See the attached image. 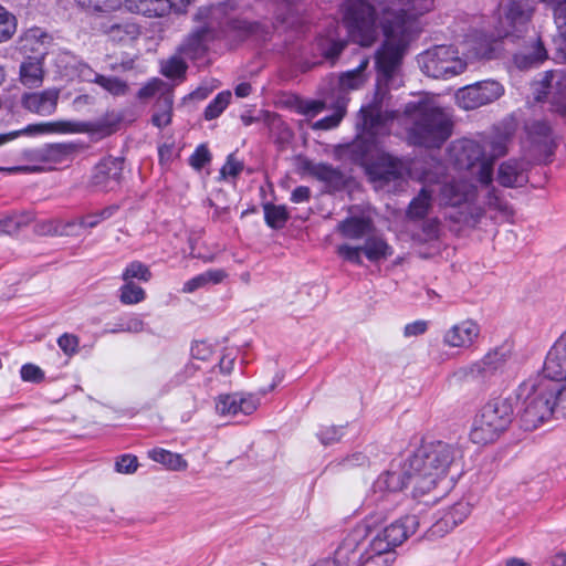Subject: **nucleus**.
<instances>
[{
	"instance_id": "obj_34",
	"label": "nucleus",
	"mask_w": 566,
	"mask_h": 566,
	"mask_svg": "<svg viewBox=\"0 0 566 566\" xmlns=\"http://www.w3.org/2000/svg\"><path fill=\"white\" fill-rule=\"evenodd\" d=\"M547 59V51L541 39H536L524 52L514 56V62L518 69L536 66Z\"/></svg>"
},
{
	"instance_id": "obj_54",
	"label": "nucleus",
	"mask_w": 566,
	"mask_h": 566,
	"mask_svg": "<svg viewBox=\"0 0 566 566\" xmlns=\"http://www.w3.org/2000/svg\"><path fill=\"white\" fill-rule=\"evenodd\" d=\"M317 437L322 444L329 446L340 440L343 430L336 426H325L319 429Z\"/></svg>"
},
{
	"instance_id": "obj_58",
	"label": "nucleus",
	"mask_w": 566,
	"mask_h": 566,
	"mask_svg": "<svg viewBox=\"0 0 566 566\" xmlns=\"http://www.w3.org/2000/svg\"><path fill=\"white\" fill-rule=\"evenodd\" d=\"M325 108V104L322 101H301L297 105L298 113L307 116L315 117Z\"/></svg>"
},
{
	"instance_id": "obj_21",
	"label": "nucleus",
	"mask_w": 566,
	"mask_h": 566,
	"mask_svg": "<svg viewBox=\"0 0 566 566\" xmlns=\"http://www.w3.org/2000/svg\"><path fill=\"white\" fill-rule=\"evenodd\" d=\"M367 528L364 525H358L350 530L337 549L334 557L317 560L313 566H347L353 554L358 548L359 544L366 537Z\"/></svg>"
},
{
	"instance_id": "obj_47",
	"label": "nucleus",
	"mask_w": 566,
	"mask_h": 566,
	"mask_svg": "<svg viewBox=\"0 0 566 566\" xmlns=\"http://www.w3.org/2000/svg\"><path fill=\"white\" fill-rule=\"evenodd\" d=\"M17 31V19L0 6V43L10 40Z\"/></svg>"
},
{
	"instance_id": "obj_15",
	"label": "nucleus",
	"mask_w": 566,
	"mask_h": 566,
	"mask_svg": "<svg viewBox=\"0 0 566 566\" xmlns=\"http://www.w3.org/2000/svg\"><path fill=\"white\" fill-rule=\"evenodd\" d=\"M504 92V86L500 82L486 80L459 88L455 99L461 108L475 109L497 101Z\"/></svg>"
},
{
	"instance_id": "obj_26",
	"label": "nucleus",
	"mask_w": 566,
	"mask_h": 566,
	"mask_svg": "<svg viewBox=\"0 0 566 566\" xmlns=\"http://www.w3.org/2000/svg\"><path fill=\"white\" fill-rule=\"evenodd\" d=\"M496 180L506 188L523 187L528 181L527 164L515 159L502 163L497 169Z\"/></svg>"
},
{
	"instance_id": "obj_18",
	"label": "nucleus",
	"mask_w": 566,
	"mask_h": 566,
	"mask_svg": "<svg viewBox=\"0 0 566 566\" xmlns=\"http://www.w3.org/2000/svg\"><path fill=\"white\" fill-rule=\"evenodd\" d=\"M123 160L105 157L92 169L88 186L101 192H109L119 188L123 174Z\"/></svg>"
},
{
	"instance_id": "obj_57",
	"label": "nucleus",
	"mask_w": 566,
	"mask_h": 566,
	"mask_svg": "<svg viewBox=\"0 0 566 566\" xmlns=\"http://www.w3.org/2000/svg\"><path fill=\"white\" fill-rule=\"evenodd\" d=\"M115 467L116 471L119 473L132 474L138 468L137 457L132 454H123L117 459Z\"/></svg>"
},
{
	"instance_id": "obj_46",
	"label": "nucleus",
	"mask_w": 566,
	"mask_h": 566,
	"mask_svg": "<svg viewBox=\"0 0 566 566\" xmlns=\"http://www.w3.org/2000/svg\"><path fill=\"white\" fill-rule=\"evenodd\" d=\"M80 60L70 52H61L56 56V67L62 77L74 80V71Z\"/></svg>"
},
{
	"instance_id": "obj_45",
	"label": "nucleus",
	"mask_w": 566,
	"mask_h": 566,
	"mask_svg": "<svg viewBox=\"0 0 566 566\" xmlns=\"http://www.w3.org/2000/svg\"><path fill=\"white\" fill-rule=\"evenodd\" d=\"M231 96L230 91L220 92L206 107L205 118L211 120L219 117L229 105Z\"/></svg>"
},
{
	"instance_id": "obj_17",
	"label": "nucleus",
	"mask_w": 566,
	"mask_h": 566,
	"mask_svg": "<svg viewBox=\"0 0 566 566\" xmlns=\"http://www.w3.org/2000/svg\"><path fill=\"white\" fill-rule=\"evenodd\" d=\"M514 355L511 345H502L488 352L480 360L470 366L472 375L490 378L513 369Z\"/></svg>"
},
{
	"instance_id": "obj_5",
	"label": "nucleus",
	"mask_w": 566,
	"mask_h": 566,
	"mask_svg": "<svg viewBox=\"0 0 566 566\" xmlns=\"http://www.w3.org/2000/svg\"><path fill=\"white\" fill-rule=\"evenodd\" d=\"M555 382L539 374L531 376L517 388L516 397L521 402L518 416L521 426L528 431L536 430L547 422L554 412Z\"/></svg>"
},
{
	"instance_id": "obj_42",
	"label": "nucleus",
	"mask_w": 566,
	"mask_h": 566,
	"mask_svg": "<svg viewBox=\"0 0 566 566\" xmlns=\"http://www.w3.org/2000/svg\"><path fill=\"white\" fill-rule=\"evenodd\" d=\"M263 210L265 222L272 229H282L290 217L285 206L265 203Z\"/></svg>"
},
{
	"instance_id": "obj_52",
	"label": "nucleus",
	"mask_w": 566,
	"mask_h": 566,
	"mask_svg": "<svg viewBox=\"0 0 566 566\" xmlns=\"http://www.w3.org/2000/svg\"><path fill=\"white\" fill-rule=\"evenodd\" d=\"M313 176L326 182H334L339 179V172L329 165L317 164L311 169Z\"/></svg>"
},
{
	"instance_id": "obj_43",
	"label": "nucleus",
	"mask_w": 566,
	"mask_h": 566,
	"mask_svg": "<svg viewBox=\"0 0 566 566\" xmlns=\"http://www.w3.org/2000/svg\"><path fill=\"white\" fill-rule=\"evenodd\" d=\"M116 209V207H106L99 211L87 213L80 220H74L77 223V227L75 228L76 235L81 228L93 229L103 221L109 219L115 213Z\"/></svg>"
},
{
	"instance_id": "obj_64",
	"label": "nucleus",
	"mask_w": 566,
	"mask_h": 566,
	"mask_svg": "<svg viewBox=\"0 0 566 566\" xmlns=\"http://www.w3.org/2000/svg\"><path fill=\"white\" fill-rule=\"evenodd\" d=\"M560 381L562 384L555 382V403L557 405V412L566 417V379Z\"/></svg>"
},
{
	"instance_id": "obj_11",
	"label": "nucleus",
	"mask_w": 566,
	"mask_h": 566,
	"mask_svg": "<svg viewBox=\"0 0 566 566\" xmlns=\"http://www.w3.org/2000/svg\"><path fill=\"white\" fill-rule=\"evenodd\" d=\"M536 10L535 0H506L499 7L496 38L520 36L527 31Z\"/></svg>"
},
{
	"instance_id": "obj_27",
	"label": "nucleus",
	"mask_w": 566,
	"mask_h": 566,
	"mask_svg": "<svg viewBox=\"0 0 566 566\" xmlns=\"http://www.w3.org/2000/svg\"><path fill=\"white\" fill-rule=\"evenodd\" d=\"M554 11L557 34L554 38L557 59L566 60V0H541Z\"/></svg>"
},
{
	"instance_id": "obj_19",
	"label": "nucleus",
	"mask_w": 566,
	"mask_h": 566,
	"mask_svg": "<svg viewBox=\"0 0 566 566\" xmlns=\"http://www.w3.org/2000/svg\"><path fill=\"white\" fill-rule=\"evenodd\" d=\"M260 406V398L254 394L234 392L221 395L216 401V410L220 416L235 418L249 416Z\"/></svg>"
},
{
	"instance_id": "obj_2",
	"label": "nucleus",
	"mask_w": 566,
	"mask_h": 566,
	"mask_svg": "<svg viewBox=\"0 0 566 566\" xmlns=\"http://www.w3.org/2000/svg\"><path fill=\"white\" fill-rule=\"evenodd\" d=\"M462 457L457 443L422 442L391 461L390 468L374 482L370 501L388 510L408 484L412 485L413 497L434 492L438 499L452 488L449 470Z\"/></svg>"
},
{
	"instance_id": "obj_16",
	"label": "nucleus",
	"mask_w": 566,
	"mask_h": 566,
	"mask_svg": "<svg viewBox=\"0 0 566 566\" xmlns=\"http://www.w3.org/2000/svg\"><path fill=\"white\" fill-rule=\"evenodd\" d=\"M482 328L478 321L464 318L450 325L442 332V344L458 352H468L476 347Z\"/></svg>"
},
{
	"instance_id": "obj_7",
	"label": "nucleus",
	"mask_w": 566,
	"mask_h": 566,
	"mask_svg": "<svg viewBox=\"0 0 566 566\" xmlns=\"http://www.w3.org/2000/svg\"><path fill=\"white\" fill-rule=\"evenodd\" d=\"M418 527L416 515H405L379 530L361 554L358 566H392L397 557L396 548Z\"/></svg>"
},
{
	"instance_id": "obj_37",
	"label": "nucleus",
	"mask_w": 566,
	"mask_h": 566,
	"mask_svg": "<svg viewBox=\"0 0 566 566\" xmlns=\"http://www.w3.org/2000/svg\"><path fill=\"white\" fill-rule=\"evenodd\" d=\"M148 457L153 461L163 464L168 470L184 471L188 463L179 453H174L163 448H154L148 451Z\"/></svg>"
},
{
	"instance_id": "obj_24",
	"label": "nucleus",
	"mask_w": 566,
	"mask_h": 566,
	"mask_svg": "<svg viewBox=\"0 0 566 566\" xmlns=\"http://www.w3.org/2000/svg\"><path fill=\"white\" fill-rule=\"evenodd\" d=\"M541 376L555 382L566 379V343L559 338L548 350Z\"/></svg>"
},
{
	"instance_id": "obj_12",
	"label": "nucleus",
	"mask_w": 566,
	"mask_h": 566,
	"mask_svg": "<svg viewBox=\"0 0 566 566\" xmlns=\"http://www.w3.org/2000/svg\"><path fill=\"white\" fill-rule=\"evenodd\" d=\"M103 132L109 134L108 127L95 122L80 120H54L48 123L32 124L27 127L13 130L7 134H0V146L4 145L22 135H43V134H85Z\"/></svg>"
},
{
	"instance_id": "obj_39",
	"label": "nucleus",
	"mask_w": 566,
	"mask_h": 566,
	"mask_svg": "<svg viewBox=\"0 0 566 566\" xmlns=\"http://www.w3.org/2000/svg\"><path fill=\"white\" fill-rule=\"evenodd\" d=\"M118 298L124 305H136L146 300V291L135 282H124L118 289Z\"/></svg>"
},
{
	"instance_id": "obj_13",
	"label": "nucleus",
	"mask_w": 566,
	"mask_h": 566,
	"mask_svg": "<svg viewBox=\"0 0 566 566\" xmlns=\"http://www.w3.org/2000/svg\"><path fill=\"white\" fill-rule=\"evenodd\" d=\"M532 92L537 102L547 103L553 111L566 114V73L545 72L532 84Z\"/></svg>"
},
{
	"instance_id": "obj_28",
	"label": "nucleus",
	"mask_w": 566,
	"mask_h": 566,
	"mask_svg": "<svg viewBox=\"0 0 566 566\" xmlns=\"http://www.w3.org/2000/svg\"><path fill=\"white\" fill-rule=\"evenodd\" d=\"M52 36L41 28H31L20 39V49L24 53L34 54L33 57L44 59L51 44Z\"/></svg>"
},
{
	"instance_id": "obj_48",
	"label": "nucleus",
	"mask_w": 566,
	"mask_h": 566,
	"mask_svg": "<svg viewBox=\"0 0 566 566\" xmlns=\"http://www.w3.org/2000/svg\"><path fill=\"white\" fill-rule=\"evenodd\" d=\"M96 84L115 96L125 95L128 91L127 83L115 76H98L96 77Z\"/></svg>"
},
{
	"instance_id": "obj_56",
	"label": "nucleus",
	"mask_w": 566,
	"mask_h": 566,
	"mask_svg": "<svg viewBox=\"0 0 566 566\" xmlns=\"http://www.w3.org/2000/svg\"><path fill=\"white\" fill-rule=\"evenodd\" d=\"M145 328V323L138 316H130L125 319H122L118 324L117 328L112 329V333L117 332H130V333H140Z\"/></svg>"
},
{
	"instance_id": "obj_6",
	"label": "nucleus",
	"mask_w": 566,
	"mask_h": 566,
	"mask_svg": "<svg viewBox=\"0 0 566 566\" xmlns=\"http://www.w3.org/2000/svg\"><path fill=\"white\" fill-rule=\"evenodd\" d=\"M432 186L438 187V203L457 210L454 214H449L450 220L465 227H475L484 216V208L475 203L476 187L465 179L441 181L437 172H432Z\"/></svg>"
},
{
	"instance_id": "obj_4",
	"label": "nucleus",
	"mask_w": 566,
	"mask_h": 566,
	"mask_svg": "<svg viewBox=\"0 0 566 566\" xmlns=\"http://www.w3.org/2000/svg\"><path fill=\"white\" fill-rule=\"evenodd\" d=\"M409 139L413 145L440 147L452 134L450 115L433 97H422L405 107Z\"/></svg>"
},
{
	"instance_id": "obj_50",
	"label": "nucleus",
	"mask_w": 566,
	"mask_h": 566,
	"mask_svg": "<svg viewBox=\"0 0 566 566\" xmlns=\"http://www.w3.org/2000/svg\"><path fill=\"white\" fill-rule=\"evenodd\" d=\"M164 92H172L171 87L160 78H151L138 91V97L149 98L158 95L161 96Z\"/></svg>"
},
{
	"instance_id": "obj_35",
	"label": "nucleus",
	"mask_w": 566,
	"mask_h": 566,
	"mask_svg": "<svg viewBox=\"0 0 566 566\" xmlns=\"http://www.w3.org/2000/svg\"><path fill=\"white\" fill-rule=\"evenodd\" d=\"M105 33L113 42L128 44L139 38L142 30L138 23L127 21L124 23L109 25L105 30Z\"/></svg>"
},
{
	"instance_id": "obj_53",
	"label": "nucleus",
	"mask_w": 566,
	"mask_h": 566,
	"mask_svg": "<svg viewBox=\"0 0 566 566\" xmlns=\"http://www.w3.org/2000/svg\"><path fill=\"white\" fill-rule=\"evenodd\" d=\"M78 344V337L74 334L64 333L57 338L60 349L70 357L77 353Z\"/></svg>"
},
{
	"instance_id": "obj_44",
	"label": "nucleus",
	"mask_w": 566,
	"mask_h": 566,
	"mask_svg": "<svg viewBox=\"0 0 566 566\" xmlns=\"http://www.w3.org/2000/svg\"><path fill=\"white\" fill-rule=\"evenodd\" d=\"M346 105H347V99L339 98L336 102L333 114L315 122L312 125V128L327 130V129L337 127L339 125V123L342 122L343 117L345 116Z\"/></svg>"
},
{
	"instance_id": "obj_63",
	"label": "nucleus",
	"mask_w": 566,
	"mask_h": 566,
	"mask_svg": "<svg viewBox=\"0 0 566 566\" xmlns=\"http://www.w3.org/2000/svg\"><path fill=\"white\" fill-rule=\"evenodd\" d=\"M102 76L101 74H97L94 72L92 67H90L87 64L83 63L82 61L78 62L75 71H74V78H78L83 82H93L96 83V77Z\"/></svg>"
},
{
	"instance_id": "obj_31",
	"label": "nucleus",
	"mask_w": 566,
	"mask_h": 566,
	"mask_svg": "<svg viewBox=\"0 0 566 566\" xmlns=\"http://www.w3.org/2000/svg\"><path fill=\"white\" fill-rule=\"evenodd\" d=\"M44 59L28 57L21 65L19 71L20 83L29 88L40 87L44 80Z\"/></svg>"
},
{
	"instance_id": "obj_1",
	"label": "nucleus",
	"mask_w": 566,
	"mask_h": 566,
	"mask_svg": "<svg viewBox=\"0 0 566 566\" xmlns=\"http://www.w3.org/2000/svg\"><path fill=\"white\" fill-rule=\"evenodd\" d=\"M377 9L365 0H348L345 6L344 24L350 40L361 46L371 45L377 38V10L381 12L380 25L385 42L377 52L378 81L374 101L360 108L366 156L371 148L378 153L376 161L367 165V172L374 180H395L406 170L405 164L389 154L379 151L377 136L389 132L396 112H382L387 90L397 87L396 72L405 51L419 32L417 17L432 8L433 0H376Z\"/></svg>"
},
{
	"instance_id": "obj_32",
	"label": "nucleus",
	"mask_w": 566,
	"mask_h": 566,
	"mask_svg": "<svg viewBox=\"0 0 566 566\" xmlns=\"http://www.w3.org/2000/svg\"><path fill=\"white\" fill-rule=\"evenodd\" d=\"M227 272L222 269L207 270L188 281L182 285V293H195L198 290L208 289L209 286L221 283L227 277Z\"/></svg>"
},
{
	"instance_id": "obj_9",
	"label": "nucleus",
	"mask_w": 566,
	"mask_h": 566,
	"mask_svg": "<svg viewBox=\"0 0 566 566\" xmlns=\"http://www.w3.org/2000/svg\"><path fill=\"white\" fill-rule=\"evenodd\" d=\"M227 4L199 9L196 18L203 24L193 31L181 46V52L190 59L199 57L207 50V42L222 30L227 21Z\"/></svg>"
},
{
	"instance_id": "obj_8",
	"label": "nucleus",
	"mask_w": 566,
	"mask_h": 566,
	"mask_svg": "<svg viewBox=\"0 0 566 566\" xmlns=\"http://www.w3.org/2000/svg\"><path fill=\"white\" fill-rule=\"evenodd\" d=\"M513 406L507 398H495L486 402L474 417L470 440L480 446L494 442L509 428Z\"/></svg>"
},
{
	"instance_id": "obj_10",
	"label": "nucleus",
	"mask_w": 566,
	"mask_h": 566,
	"mask_svg": "<svg viewBox=\"0 0 566 566\" xmlns=\"http://www.w3.org/2000/svg\"><path fill=\"white\" fill-rule=\"evenodd\" d=\"M421 71L432 78H450L461 74L467 69V63L459 56V52L452 46L437 45L418 56Z\"/></svg>"
},
{
	"instance_id": "obj_29",
	"label": "nucleus",
	"mask_w": 566,
	"mask_h": 566,
	"mask_svg": "<svg viewBox=\"0 0 566 566\" xmlns=\"http://www.w3.org/2000/svg\"><path fill=\"white\" fill-rule=\"evenodd\" d=\"M374 230L373 220L368 216H350L338 222L337 232L345 239L359 240Z\"/></svg>"
},
{
	"instance_id": "obj_38",
	"label": "nucleus",
	"mask_w": 566,
	"mask_h": 566,
	"mask_svg": "<svg viewBox=\"0 0 566 566\" xmlns=\"http://www.w3.org/2000/svg\"><path fill=\"white\" fill-rule=\"evenodd\" d=\"M368 66V60H363L359 65L352 71L345 72L339 77V86L344 91L358 90L366 81L365 71Z\"/></svg>"
},
{
	"instance_id": "obj_51",
	"label": "nucleus",
	"mask_w": 566,
	"mask_h": 566,
	"mask_svg": "<svg viewBox=\"0 0 566 566\" xmlns=\"http://www.w3.org/2000/svg\"><path fill=\"white\" fill-rule=\"evenodd\" d=\"M25 223L24 216L22 214H8L0 219V235L12 234Z\"/></svg>"
},
{
	"instance_id": "obj_23",
	"label": "nucleus",
	"mask_w": 566,
	"mask_h": 566,
	"mask_svg": "<svg viewBox=\"0 0 566 566\" xmlns=\"http://www.w3.org/2000/svg\"><path fill=\"white\" fill-rule=\"evenodd\" d=\"M124 6L129 12L146 18H165L171 12H182L172 0H125Z\"/></svg>"
},
{
	"instance_id": "obj_55",
	"label": "nucleus",
	"mask_w": 566,
	"mask_h": 566,
	"mask_svg": "<svg viewBox=\"0 0 566 566\" xmlns=\"http://www.w3.org/2000/svg\"><path fill=\"white\" fill-rule=\"evenodd\" d=\"M243 169L242 161L238 160L234 155H229L226 164L220 169L222 179L235 178Z\"/></svg>"
},
{
	"instance_id": "obj_41",
	"label": "nucleus",
	"mask_w": 566,
	"mask_h": 566,
	"mask_svg": "<svg viewBox=\"0 0 566 566\" xmlns=\"http://www.w3.org/2000/svg\"><path fill=\"white\" fill-rule=\"evenodd\" d=\"M75 221L48 220L40 224L39 232L48 235H76Z\"/></svg>"
},
{
	"instance_id": "obj_33",
	"label": "nucleus",
	"mask_w": 566,
	"mask_h": 566,
	"mask_svg": "<svg viewBox=\"0 0 566 566\" xmlns=\"http://www.w3.org/2000/svg\"><path fill=\"white\" fill-rule=\"evenodd\" d=\"M471 513V505L467 501H459L453 506L449 507L436 527L449 532L459 524L463 523Z\"/></svg>"
},
{
	"instance_id": "obj_59",
	"label": "nucleus",
	"mask_w": 566,
	"mask_h": 566,
	"mask_svg": "<svg viewBox=\"0 0 566 566\" xmlns=\"http://www.w3.org/2000/svg\"><path fill=\"white\" fill-rule=\"evenodd\" d=\"M20 375L24 381L30 382H40L44 379L43 370L39 366L33 364L23 365L21 367Z\"/></svg>"
},
{
	"instance_id": "obj_40",
	"label": "nucleus",
	"mask_w": 566,
	"mask_h": 566,
	"mask_svg": "<svg viewBox=\"0 0 566 566\" xmlns=\"http://www.w3.org/2000/svg\"><path fill=\"white\" fill-rule=\"evenodd\" d=\"M153 274L148 265L140 261H132L129 262L122 272L123 282H134L137 280L139 282H149Z\"/></svg>"
},
{
	"instance_id": "obj_3",
	"label": "nucleus",
	"mask_w": 566,
	"mask_h": 566,
	"mask_svg": "<svg viewBox=\"0 0 566 566\" xmlns=\"http://www.w3.org/2000/svg\"><path fill=\"white\" fill-rule=\"evenodd\" d=\"M511 132H496L481 142L464 138L452 144L450 155L459 169H472L479 165L478 180L488 189L485 205L500 217L507 220L513 216L510 203L501 197V192L492 186L493 161L507 153Z\"/></svg>"
},
{
	"instance_id": "obj_60",
	"label": "nucleus",
	"mask_w": 566,
	"mask_h": 566,
	"mask_svg": "<svg viewBox=\"0 0 566 566\" xmlns=\"http://www.w3.org/2000/svg\"><path fill=\"white\" fill-rule=\"evenodd\" d=\"M210 153L203 145L196 148L193 154L189 158V164L197 170H200L206 164L210 161Z\"/></svg>"
},
{
	"instance_id": "obj_36",
	"label": "nucleus",
	"mask_w": 566,
	"mask_h": 566,
	"mask_svg": "<svg viewBox=\"0 0 566 566\" xmlns=\"http://www.w3.org/2000/svg\"><path fill=\"white\" fill-rule=\"evenodd\" d=\"M172 105H174V94L172 92H164L161 96H159L155 112L151 117V123L154 126L158 128H164L171 123L172 118Z\"/></svg>"
},
{
	"instance_id": "obj_62",
	"label": "nucleus",
	"mask_w": 566,
	"mask_h": 566,
	"mask_svg": "<svg viewBox=\"0 0 566 566\" xmlns=\"http://www.w3.org/2000/svg\"><path fill=\"white\" fill-rule=\"evenodd\" d=\"M74 2L87 12L105 11L111 8V0H74Z\"/></svg>"
},
{
	"instance_id": "obj_61",
	"label": "nucleus",
	"mask_w": 566,
	"mask_h": 566,
	"mask_svg": "<svg viewBox=\"0 0 566 566\" xmlns=\"http://www.w3.org/2000/svg\"><path fill=\"white\" fill-rule=\"evenodd\" d=\"M212 352V346L205 340L195 342L191 347V356L196 360H208L211 357Z\"/></svg>"
},
{
	"instance_id": "obj_22",
	"label": "nucleus",
	"mask_w": 566,
	"mask_h": 566,
	"mask_svg": "<svg viewBox=\"0 0 566 566\" xmlns=\"http://www.w3.org/2000/svg\"><path fill=\"white\" fill-rule=\"evenodd\" d=\"M60 90L46 88L41 92L25 93L22 95V106L36 115L50 116L57 107Z\"/></svg>"
},
{
	"instance_id": "obj_14",
	"label": "nucleus",
	"mask_w": 566,
	"mask_h": 566,
	"mask_svg": "<svg viewBox=\"0 0 566 566\" xmlns=\"http://www.w3.org/2000/svg\"><path fill=\"white\" fill-rule=\"evenodd\" d=\"M336 253L346 262L361 265L363 255H365L368 261L375 263L391 256L392 249L382 237L369 235L361 245H352L349 243L338 244L336 247Z\"/></svg>"
},
{
	"instance_id": "obj_25",
	"label": "nucleus",
	"mask_w": 566,
	"mask_h": 566,
	"mask_svg": "<svg viewBox=\"0 0 566 566\" xmlns=\"http://www.w3.org/2000/svg\"><path fill=\"white\" fill-rule=\"evenodd\" d=\"M420 180L424 186L418 196L411 200L407 210L408 218L412 220L422 219L427 216L433 201V195L437 192V189L432 186L434 180L431 171H424Z\"/></svg>"
},
{
	"instance_id": "obj_20",
	"label": "nucleus",
	"mask_w": 566,
	"mask_h": 566,
	"mask_svg": "<svg viewBox=\"0 0 566 566\" xmlns=\"http://www.w3.org/2000/svg\"><path fill=\"white\" fill-rule=\"evenodd\" d=\"M526 143L538 157L549 158L556 147L552 128L545 120H532L525 125Z\"/></svg>"
},
{
	"instance_id": "obj_30",
	"label": "nucleus",
	"mask_w": 566,
	"mask_h": 566,
	"mask_svg": "<svg viewBox=\"0 0 566 566\" xmlns=\"http://www.w3.org/2000/svg\"><path fill=\"white\" fill-rule=\"evenodd\" d=\"M463 53L468 57L492 59L495 56L497 41L485 34L470 35L464 43Z\"/></svg>"
},
{
	"instance_id": "obj_49",
	"label": "nucleus",
	"mask_w": 566,
	"mask_h": 566,
	"mask_svg": "<svg viewBox=\"0 0 566 566\" xmlns=\"http://www.w3.org/2000/svg\"><path fill=\"white\" fill-rule=\"evenodd\" d=\"M187 65L180 56H171L167 61L161 62L160 72L169 78L182 77L186 73Z\"/></svg>"
}]
</instances>
